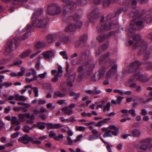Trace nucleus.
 Segmentation results:
<instances>
[{
    "label": "nucleus",
    "mask_w": 152,
    "mask_h": 152,
    "mask_svg": "<svg viewBox=\"0 0 152 152\" xmlns=\"http://www.w3.org/2000/svg\"><path fill=\"white\" fill-rule=\"evenodd\" d=\"M32 129V128L30 127L29 125H26L24 126L23 129V130L24 132L28 133L30 132L29 130H31Z\"/></svg>",
    "instance_id": "58836bf2"
},
{
    "label": "nucleus",
    "mask_w": 152,
    "mask_h": 152,
    "mask_svg": "<svg viewBox=\"0 0 152 152\" xmlns=\"http://www.w3.org/2000/svg\"><path fill=\"white\" fill-rule=\"evenodd\" d=\"M147 89L148 90L151 91L149 93L150 97L147 100L148 101L151 100H152V87H148Z\"/></svg>",
    "instance_id": "8fccbe9b"
},
{
    "label": "nucleus",
    "mask_w": 152,
    "mask_h": 152,
    "mask_svg": "<svg viewBox=\"0 0 152 152\" xmlns=\"http://www.w3.org/2000/svg\"><path fill=\"white\" fill-rule=\"evenodd\" d=\"M31 18L32 24H28L25 28L20 32V34L27 30L30 31H31L33 26L39 28H44L46 27L49 20L48 17H46L44 18L37 19L35 14H33Z\"/></svg>",
    "instance_id": "f03ea898"
},
{
    "label": "nucleus",
    "mask_w": 152,
    "mask_h": 152,
    "mask_svg": "<svg viewBox=\"0 0 152 152\" xmlns=\"http://www.w3.org/2000/svg\"><path fill=\"white\" fill-rule=\"evenodd\" d=\"M150 142V139L149 138L142 140L140 142L139 146L137 147L141 150L144 151L146 150L147 148H150L152 147Z\"/></svg>",
    "instance_id": "1a4fd4ad"
},
{
    "label": "nucleus",
    "mask_w": 152,
    "mask_h": 152,
    "mask_svg": "<svg viewBox=\"0 0 152 152\" xmlns=\"http://www.w3.org/2000/svg\"><path fill=\"white\" fill-rule=\"evenodd\" d=\"M131 77H133L135 79V80H139L140 81H142L143 80V76L141 74L140 72H138V73H136L135 75L132 76Z\"/></svg>",
    "instance_id": "a878e982"
},
{
    "label": "nucleus",
    "mask_w": 152,
    "mask_h": 152,
    "mask_svg": "<svg viewBox=\"0 0 152 152\" xmlns=\"http://www.w3.org/2000/svg\"><path fill=\"white\" fill-rule=\"evenodd\" d=\"M109 37V36L106 34L105 35H100L97 37L96 39L99 42H100L104 41L106 39Z\"/></svg>",
    "instance_id": "c85d7f7f"
},
{
    "label": "nucleus",
    "mask_w": 152,
    "mask_h": 152,
    "mask_svg": "<svg viewBox=\"0 0 152 152\" xmlns=\"http://www.w3.org/2000/svg\"><path fill=\"white\" fill-rule=\"evenodd\" d=\"M83 44L80 40L74 42L73 45L76 48H78L79 46Z\"/></svg>",
    "instance_id": "a19ab883"
},
{
    "label": "nucleus",
    "mask_w": 152,
    "mask_h": 152,
    "mask_svg": "<svg viewBox=\"0 0 152 152\" xmlns=\"http://www.w3.org/2000/svg\"><path fill=\"white\" fill-rule=\"evenodd\" d=\"M137 3V0H131L129 3L130 6H131L133 9H134L136 8Z\"/></svg>",
    "instance_id": "4c0bfd02"
},
{
    "label": "nucleus",
    "mask_w": 152,
    "mask_h": 152,
    "mask_svg": "<svg viewBox=\"0 0 152 152\" xmlns=\"http://www.w3.org/2000/svg\"><path fill=\"white\" fill-rule=\"evenodd\" d=\"M87 39L88 36L86 34H83L80 37L79 40L83 44H84Z\"/></svg>",
    "instance_id": "473e14b6"
},
{
    "label": "nucleus",
    "mask_w": 152,
    "mask_h": 152,
    "mask_svg": "<svg viewBox=\"0 0 152 152\" xmlns=\"http://www.w3.org/2000/svg\"><path fill=\"white\" fill-rule=\"evenodd\" d=\"M105 144L106 145V147L108 151L109 152H112V151L111 147H112L113 146L108 142H105Z\"/></svg>",
    "instance_id": "3c124183"
},
{
    "label": "nucleus",
    "mask_w": 152,
    "mask_h": 152,
    "mask_svg": "<svg viewBox=\"0 0 152 152\" xmlns=\"http://www.w3.org/2000/svg\"><path fill=\"white\" fill-rule=\"evenodd\" d=\"M47 74L46 72H45L43 73L39 74L38 75V77H40L42 79H44L45 76L47 75Z\"/></svg>",
    "instance_id": "680f3d73"
},
{
    "label": "nucleus",
    "mask_w": 152,
    "mask_h": 152,
    "mask_svg": "<svg viewBox=\"0 0 152 152\" xmlns=\"http://www.w3.org/2000/svg\"><path fill=\"white\" fill-rule=\"evenodd\" d=\"M109 129L111 130H114L115 131H111V132L112 134L114 136H116L118 134V133L119 132V129L116 127L115 126L113 125H110L109 127Z\"/></svg>",
    "instance_id": "393cba45"
},
{
    "label": "nucleus",
    "mask_w": 152,
    "mask_h": 152,
    "mask_svg": "<svg viewBox=\"0 0 152 152\" xmlns=\"http://www.w3.org/2000/svg\"><path fill=\"white\" fill-rule=\"evenodd\" d=\"M58 37V36L55 34H50L46 37V40L47 42L51 43L54 42Z\"/></svg>",
    "instance_id": "2eb2a0df"
},
{
    "label": "nucleus",
    "mask_w": 152,
    "mask_h": 152,
    "mask_svg": "<svg viewBox=\"0 0 152 152\" xmlns=\"http://www.w3.org/2000/svg\"><path fill=\"white\" fill-rule=\"evenodd\" d=\"M75 128L76 130L77 131L83 132L85 131L86 129V128L83 126H76Z\"/></svg>",
    "instance_id": "79ce46f5"
},
{
    "label": "nucleus",
    "mask_w": 152,
    "mask_h": 152,
    "mask_svg": "<svg viewBox=\"0 0 152 152\" xmlns=\"http://www.w3.org/2000/svg\"><path fill=\"white\" fill-rule=\"evenodd\" d=\"M83 136L82 134H80L77 136L76 138L74 140V142L75 143H76L77 142L80 141L81 138H83Z\"/></svg>",
    "instance_id": "09e8293b"
},
{
    "label": "nucleus",
    "mask_w": 152,
    "mask_h": 152,
    "mask_svg": "<svg viewBox=\"0 0 152 152\" xmlns=\"http://www.w3.org/2000/svg\"><path fill=\"white\" fill-rule=\"evenodd\" d=\"M135 81V79L132 77H131L128 81L129 86L132 88H135L137 87V85L135 83H134Z\"/></svg>",
    "instance_id": "6ab92c4d"
},
{
    "label": "nucleus",
    "mask_w": 152,
    "mask_h": 152,
    "mask_svg": "<svg viewBox=\"0 0 152 152\" xmlns=\"http://www.w3.org/2000/svg\"><path fill=\"white\" fill-rule=\"evenodd\" d=\"M30 35V32H28L25 33L22 36L21 39H20L18 37H16L15 38V44L16 45H18L20 40H24L26 39Z\"/></svg>",
    "instance_id": "f3484780"
},
{
    "label": "nucleus",
    "mask_w": 152,
    "mask_h": 152,
    "mask_svg": "<svg viewBox=\"0 0 152 152\" xmlns=\"http://www.w3.org/2000/svg\"><path fill=\"white\" fill-rule=\"evenodd\" d=\"M60 40L64 43L69 42L71 41V39L68 36L63 37L60 39Z\"/></svg>",
    "instance_id": "7c9ffc66"
},
{
    "label": "nucleus",
    "mask_w": 152,
    "mask_h": 152,
    "mask_svg": "<svg viewBox=\"0 0 152 152\" xmlns=\"http://www.w3.org/2000/svg\"><path fill=\"white\" fill-rule=\"evenodd\" d=\"M14 41H15V39H10L7 42L5 49L3 53L4 55L7 56L14 50V48L13 47Z\"/></svg>",
    "instance_id": "9d476101"
},
{
    "label": "nucleus",
    "mask_w": 152,
    "mask_h": 152,
    "mask_svg": "<svg viewBox=\"0 0 152 152\" xmlns=\"http://www.w3.org/2000/svg\"><path fill=\"white\" fill-rule=\"evenodd\" d=\"M54 129H58L63 127V125H62L60 124H53Z\"/></svg>",
    "instance_id": "338daca9"
},
{
    "label": "nucleus",
    "mask_w": 152,
    "mask_h": 152,
    "mask_svg": "<svg viewBox=\"0 0 152 152\" xmlns=\"http://www.w3.org/2000/svg\"><path fill=\"white\" fill-rule=\"evenodd\" d=\"M56 134L52 131H50L49 134V137L50 138H53L54 139V137H56Z\"/></svg>",
    "instance_id": "e2e57ef3"
},
{
    "label": "nucleus",
    "mask_w": 152,
    "mask_h": 152,
    "mask_svg": "<svg viewBox=\"0 0 152 152\" xmlns=\"http://www.w3.org/2000/svg\"><path fill=\"white\" fill-rule=\"evenodd\" d=\"M86 92L91 96L95 95L94 90H87L86 91Z\"/></svg>",
    "instance_id": "13d9d810"
},
{
    "label": "nucleus",
    "mask_w": 152,
    "mask_h": 152,
    "mask_svg": "<svg viewBox=\"0 0 152 152\" xmlns=\"http://www.w3.org/2000/svg\"><path fill=\"white\" fill-rule=\"evenodd\" d=\"M74 19L75 20L73 24L75 27L76 29H80L83 23L79 19H75L74 18Z\"/></svg>",
    "instance_id": "412c9836"
},
{
    "label": "nucleus",
    "mask_w": 152,
    "mask_h": 152,
    "mask_svg": "<svg viewBox=\"0 0 152 152\" xmlns=\"http://www.w3.org/2000/svg\"><path fill=\"white\" fill-rule=\"evenodd\" d=\"M109 56V53L107 52L105 54L103 55L100 58V61L101 62L103 61L107 58H108Z\"/></svg>",
    "instance_id": "49530a36"
},
{
    "label": "nucleus",
    "mask_w": 152,
    "mask_h": 152,
    "mask_svg": "<svg viewBox=\"0 0 152 152\" xmlns=\"http://www.w3.org/2000/svg\"><path fill=\"white\" fill-rule=\"evenodd\" d=\"M117 66L116 64L112 66L111 68L107 72L106 76L107 78L113 77L117 71Z\"/></svg>",
    "instance_id": "f8f14e48"
},
{
    "label": "nucleus",
    "mask_w": 152,
    "mask_h": 152,
    "mask_svg": "<svg viewBox=\"0 0 152 152\" xmlns=\"http://www.w3.org/2000/svg\"><path fill=\"white\" fill-rule=\"evenodd\" d=\"M45 45V43L44 42H37L35 45V48L37 49H39L43 48Z\"/></svg>",
    "instance_id": "2f4dec72"
},
{
    "label": "nucleus",
    "mask_w": 152,
    "mask_h": 152,
    "mask_svg": "<svg viewBox=\"0 0 152 152\" xmlns=\"http://www.w3.org/2000/svg\"><path fill=\"white\" fill-rule=\"evenodd\" d=\"M99 11L97 10H95L91 12L90 14L88 16V17L90 21L92 22L94 21L95 19L99 17Z\"/></svg>",
    "instance_id": "ddd939ff"
},
{
    "label": "nucleus",
    "mask_w": 152,
    "mask_h": 152,
    "mask_svg": "<svg viewBox=\"0 0 152 152\" xmlns=\"http://www.w3.org/2000/svg\"><path fill=\"white\" fill-rule=\"evenodd\" d=\"M45 123L39 122L38 123V128L41 130H43L45 128Z\"/></svg>",
    "instance_id": "37998d69"
},
{
    "label": "nucleus",
    "mask_w": 152,
    "mask_h": 152,
    "mask_svg": "<svg viewBox=\"0 0 152 152\" xmlns=\"http://www.w3.org/2000/svg\"><path fill=\"white\" fill-rule=\"evenodd\" d=\"M113 92L114 93H116L120 94L122 95L124 94V93L123 91L119 89H115L113 90Z\"/></svg>",
    "instance_id": "052dcab7"
},
{
    "label": "nucleus",
    "mask_w": 152,
    "mask_h": 152,
    "mask_svg": "<svg viewBox=\"0 0 152 152\" xmlns=\"http://www.w3.org/2000/svg\"><path fill=\"white\" fill-rule=\"evenodd\" d=\"M34 90V91L35 93V97H38L39 95L38 94V89L37 87H34L32 89Z\"/></svg>",
    "instance_id": "bf43d9fd"
},
{
    "label": "nucleus",
    "mask_w": 152,
    "mask_h": 152,
    "mask_svg": "<svg viewBox=\"0 0 152 152\" xmlns=\"http://www.w3.org/2000/svg\"><path fill=\"white\" fill-rule=\"evenodd\" d=\"M94 62L91 60H88L87 61L84 62L82 65L79 66L77 71L81 74L88 75L91 73L94 69Z\"/></svg>",
    "instance_id": "7ed1b4c3"
},
{
    "label": "nucleus",
    "mask_w": 152,
    "mask_h": 152,
    "mask_svg": "<svg viewBox=\"0 0 152 152\" xmlns=\"http://www.w3.org/2000/svg\"><path fill=\"white\" fill-rule=\"evenodd\" d=\"M80 55L81 57H82L84 55L85 59L86 60L88 59L90 57V53L89 51H87L86 52L84 53L82 52L80 54Z\"/></svg>",
    "instance_id": "f704fd0d"
},
{
    "label": "nucleus",
    "mask_w": 152,
    "mask_h": 152,
    "mask_svg": "<svg viewBox=\"0 0 152 152\" xmlns=\"http://www.w3.org/2000/svg\"><path fill=\"white\" fill-rule=\"evenodd\" d=\"M18 140L19 142L24 144H28L29 142L38 145L40 144L41 143L40 141L37 140V138L36 137H34V138L29 136L27 134H25L24 136L20 137Z\"/></svg>",
    "instance_id": "423d86ee"
},
{
    "label": "nucleus",
    "mask_w": 152,
    "mask_h": 152,
    "mask_svg": "<svg viewBox=\"0 0 152 152\" xmlns=\"http://www.w3.org/2000/svg\"><path fill=\"white\" fill-rule=\"evenodd\" d=\"M141 36L139 35H135L133 38V40H129V43L130 45H132L134 49L137 47L140 48V50L139 54H145L144 60H146L149 58L148 53L152 50V45H148L147 43L143 40H141Z\"/></svg>",
    "instance_id": "f257e3e1"
},
{
    "label": "nucleus",
    "mask_w": 152,
    "mask_h": 152,
    "mask_svg": "<svg viewBox=\"0 0 152 152\" xmlns=\"http://www.w3.org/2000/svg\"><path fill=\"white\" fill-rule=\"evenodd\" d=\"M84 75V74H82L79 73V74L78 75L77 78V80L78 81H80L82 80L83 78V76Z\"/></svg>",
    "instance_id": "69168bd1"
},
{
    "label": "nucleus",
    "mask_w": 152,
    "mask_h": 152,
    "mask_svg": "<svg viewBox=\"0 0 152 152\" xmlns=\"http://www.w3.org/2000/svg\"><path fill=\"white\" fill-rule=\"evenodd\" d=\"M19 119L20 121L23 122L25 121L24 114H20L18 115Z\"/></svg>",
    "instance_id": "de8ad7c7"
},
{
    "label": "nucleus",
    "mask_w": 152,
    "mask_h": 152,
    "mask_svg": "<svg viewBox=\"0 0 152 152\" xmlns=\"http://www.w3.org/2000/svg\"><path fill=\"white\" fill-rule=\"evenodd\" d=\"M97 75H95L94 74H93L90 77V79L91 80L95 81H96L98 80L99 79H97Z\"/></svg>",
    "instance_id": "4d7b16f0"
},
{
    "label": "nucleus",
    "mask_w": 152,
    "mask_h": 152,
    "mask_svg": "<svg viewBox=\"0 0 152 152\" xmlns=\"http://www.w3.org/2000/svg\"><path fill=\"white\" fill-rule=\"evenodd\" d=\"M109 46V45L108 43L106 44H104L101 47H100L98 48V51H97L96 52V55H99L100 52H102L104 50H106L108 48Z\"/></svg>",
    "instance_id": "aec40b11"
},
{
    "label": "nucleus",
    "mask_w": 152,
    "mask_h": 152,
    "mask_svg": "<svg viewBox=\"0 0 152 152\" xmlns=\"http://www.w3.org/2000/svg\"><path fill=\"white\" fill-rule=\"evenodd\" d=\"M128 112L133 117H135L136 115L135 111L134 109H132L129 110L128 111Z\"/></svg>",
    "instance_id": "5fc2aeb1"
},
{
    "label": "nucleus",
    "mask_w": 152,
    "mask_h": 152,
    "mask_svg": "<svg viewBox=\"0 0 152 152\" xmlns=\"http://www.w3.org/2000/svg\"><path fill=\"white\" fill-rule=\"evenodd\" d=\"M64 136L62 134H60L58 136H56L54 137V139L57 141L60 140V139H62L64 138Z\"/></svg>",
    "instance_id": "0e129e2a"
},
{
    "label": "nucleus",
    "mask_w": 152,
    "mask_h": 152,
    "mask_svg": "<svg viewBox=\"0 0 152 152\" xmlns=\"http://www.w3.org/2000/svg\"><path fill=\"white\" fill-rule=\"evenodd\" d=\"M63 1L66 3L64 8L63 15L69 14L73 11L77 6L76 4L72 2V0H63Z\"/></svg>",
    "instance_id": "39448f33"
},
{
    "label": "nucleus",
    "mask_w": 152,
    "mask_h": 152,
    "mask_svg": "<svg viewBox=\"0 0 152 152\" xmlns=\"http://www.w3.org/2000/svg\"><path fill=\"white\" fill-rule=\"evenodd\" d=\"M11 124H15L18 125L20 124V121L18 120L16 116H12L11 119Z\"/></svg>",
    "instance_id": "c756f323"
},
{
    "label": "nucleus",
    "mask_w": 152,
    "mask_h": 152,
    "mask_svg": "<svg viewBox=\"0 0 152 152\" xmlns=\"http://www.w3.org/2000/svg\"><path fill=\"white\" fill-rule=\"evenodd\" d=\"M31 52V50H28L22 53L20 55V57L21 58H25L29 55Z\"/></svg>",
    "instance_id": "c9c22d12"
},
{
    "label": "nucleus",
    "mask_w": 152,
    "mask_h": 152,
    "mask_svg": "<svg viewBox=\"0 0 152 152\" xmlns=\"http://www.w3.org/2000/svg\"><path fill=\"white\" fill-rule=\"evenodd\" d=\"M81 115L82 117H84L87 116L88 117H91L92 115L91 113H86V112H83L81 113Z\"/></svg>",
    "instance_id": "864d4df0"
},
{
    "label": "nucleus",
    "mask_w": 152,
    "mask_h": 152,
    "mask_svg": "<svg viewBox=\"0 0 152 152\" xmlns=\"http://www.w3.org/2000/svg\"><path fill=\"white\" fill-rule=\"evenodd\" d=\"M60 54L61 55L63 56V58L66 59H67L68 58V56L65 51H63L60 52Z\"/></svg>",
    "instance_id": "603ef678"
},
{
    "label": "nucleus",
    "mask_w": 152,
    "mask_h": 152,
    "mask_svg": "<svg viewBox=\"0 0 152 152\" xmlns=\"http://www.w3.org/2000/svg\"><path fill=\"white\" fill-rule=\"evenodd\" d=\"M65 93H62L60 91H57L54 92V95L53 96L54 98H56L58 97H62L65 96Z\"/></svg>",
    "instance_id": "cd10ccee"
},
{
    "label": "nucleus",
    "mask_w": 152,
    "mask_h": 152,
    "mask_svg": "<svg viewBox=\"0 0 152 152\" xmlns=\"http://www.w3.org/2000/svg\"><path fill=\"white\" fill-rule=\"evenodd\" d=\"M110 120V118H105L102 120L98 121L95 125L96 126H100L104 125L105 124L109 121Z\"/></svg>",
    "instance_id": "4be33fe9"
},
{
    "label": "nucleus",
    "mask_w": 152,
    "mask_h": 152,
    "mask_svg": "<svg viewBox=\"0 0 152 152\" xmlns=\"http://www.w3.org/2000/svg\"><path fill=\"white\" fill-rule=\"evenodd\" d=\"M76 29L73 23H71L66 27L65 30L66 31H74Z\"/></svg>",
    "instance_id": "b1692460"
},
{
    "label": "nucleus",
    "mask_w": 152,
    "mask_h": 152,
    "mask_svg": "<svg viewBox=\"0 0 152 152\" xmlns=\"http://www.w3.org/2000/svg\"><path fill=\"white\" fill-rule=\"evenodd\" d=\"M143 22L142 20H139L135 23L134 20H132L130 23L129 31L131 33L134 32L136 31L141 30L143 27Z\"/></svg>",
    "instance_id": "0eeeda50"
},
{
    "label": "nucleus",
    "mask_w": 152,
    "mask_h": 152,
    "mask_svg": "<svg viewBox=\"0 0 152 152\" xmlns=\"http://www.w3.org/2000/svg\"><path fill=\"white\" fill-rule=\"evenodd\" d=\"M132 133L133 136L135 137L139 136L140 134V130L138 129H135L132 130Z\"/></svg>",
    "instance_id": "72a5a7b5"
},
{
    "label": "nucleus",
    "mask_w": 152,
    "mask_h": 152,
    "mask_svg": "<svg viewBox=\"0 0 152 152\" xmlns=\"http://www.w3.org/2000/svg\"><path fill=\"white\" fill-rule=\"evenodd\" d=\"M151 10H150L149 11L146 12V15H145V19L147 23L152 22V17L151 15V13L152 12H151Z\"/></svg>",
    "instance_id": "a211bd4d"
},
{
    "label": "nucleus",
    "mask_w": 152,
    "mask_h": 152,
    "mask_svg": "<svg viewBox=\"0 0 152 152\" xmlns=\"http://www.w3.org/2000/svg\"><path fill=\"white\" fill-rule=\"evenodd\" d=\"M55 53V51L54 50H50L44 52L42 54L44 58L48 61L51 56H54Z\"/></svg>",
    "instance_id": "4468645a"
},
{
    "label": "nucleus",
    "mask_w": 152,
    "mask_h": 152,
    "mask_svg": "<svg viewBox=\"0 0 152 152\" xmlns=\"http://www.w3.org/2000/svg\"><path fill=\"white\" fill-rule=\"evenodd\" d=\"M61 110L63 111L65 114L68 115H72L73 113L72 110L70 108H69L67 107H65L61 109Z\"/></svg>",
    "instance_id": "5701e85b"
},
{
    "label": "nucleus",
    "mask_w": 152,
    "mask_h": 152,
    "mask_svg": "<svg viewBox=\"0 0 152 152\" xmlns=\"http://www.w3.org/2000/svg\"><path fill=\"white\" fill-rule=\"evenodd\" d=\"M76 75L75 73H73L72 74L69 76L67 79V80H69L71 82H74L75 79Z\"/></svg>",
    "instance_id": "e433bc0d"
},
{
    "label": "nucleus",
    "mask_w": 152,
    "mask_h": 152,
    "mask_svg": "<svg viewBox=\"0 0 152 152\" xmlns=\"http://www.w3.org/2000/svg\"><path fill=\"white\" fill-rule=\"evenodd\" d=\"M58 73L57 75L58 77H61L62 75V73L63 72V70L62 67L61 66H59L58 68Z\"/></svg>",
    "instance_id": "a18cd8bd"
},
{
    "label": "nucleus",
    "mask_w": 152,
    "mask_h": 152,
    "mask_svg": "<svg viewBox=\"0 0 152 152\" xmlns=\"http://www.w3.org/2000/svg\"><path fill=\"white\" fill-rule=\"evenodd\" d=\"M147 69L148 70H150L152 69V63L149 62L148 64V66L147 67Z\"/></svg>",
    "instance_id": "774afa93"
},
{
    "label": "nucleus",
    "mask_w": 152,
    "mask_h": 152,
    "mask_svg": "<svg viewBox=\"0 0 152 152\" xmlns=\"http://www.w3.org/2000/svg\"><path fill=\"white\" fill-rule=\"evenodd\" d=\"M104 17H102L101 19L100 23L97 26L96 31L99 33L107 31L115 27L116 25L114 22L110 23L106 22L104 21Z\"/></svg>",
    "instance_id": "20e7f679"
},
{
    "label": "nucleus",
    "mask_w": 152,
    "mask_h": 152,
    "mask_svg": "<svg viewBox=\"0 0 152 152\" xmlns=\"http://www.w3.org/2000/svg\"><path fill=\"white\" fill-rule=\"evenodd\" d=\"M9 60L8 59L3 58L0 61V65L5 64L8 62Z\"/></svg>",
    "instance_id": "6e6d98bb"
},
{
    "label": "nucleus",
    "mask_w": 152,
    "mask_h": 152,
    "mask_svg": "<svg viewBox=\"0 0 152 152\" xmlns=\"http://www.w3.org/2000/svg\"><path fill=\"white\" fill-rule=\"evenodd\" d=\"M47 12L49 15H58L61 12L60 7L55 4H50L48 5Z\"/></svg>",
    "instance_id": "6e6552de"
},
{
    "label": "nucleus",
    "mask_w": 152,
    "mask_h": 152,
    "mask_svg": "<svg viewBox=\"0 0 152 152\" xmlns=\"http://www.w3.org/2000/svg\"><path fill=\"white\" fill-rule=\"evenodd\" d=\"M27 99V98L24 96H20L18 94H16L15 100L24 102Z\"/></svg>",
    "instance_id": "bb28decb"
},
{
    "label": "nucleus",
    "mask_w": 152,
    "mask_h": 152,
    "mask_svg": "<svg viewBox=\"0 0 152 152\" xmlns=\"http://www.w3.org/2000/svg\"><path fill=\"white\" fill-rule=\"evenodd\" d=\"M140 65V63L137 61H136L132 62L129 65L128 70V72L131 73L134 71L135 72L138 71L139 69V66Z\"/></svg>",
    "instance_id": "9b49d317"
},
{
    "label": "nucleus",
    "mask_w": 152,
    "mask_h": 152,
    "mask_svg": "<svg viewBox=\"0 0 152 152\" xmlns=\"http://www.w3.org/2000/svg\"><path fill=\"white\" fill-rule=\"evenodd\" d=\"M111 103L110 102H108L106 105L104 106L103 107V111L104 112L106 111H109L110 110Z\"/></svg>",
    "instance_id": "ea45409f"
},
{
    "label": "nucleus",
    "mask_w": 152,
    "mask_h": 152,
    "mask_svg": "<svg viewBox=\"0 0 152 152\" xmlns=\"http://www.w3.org/2000/svg\"><path fill=\"white\" fill-rule=\"evenodd\" d=\"M106 71V68L104 66H102L96 72L97 79H100L104 77Z\"/></svg>",
    "instance_id": "dca6fc26"
},
{
    "label": "nucleus",
    "mask_w": 152,
    "mask_h": 152,
    "mask_svg": "<svg viewBox=\"0 0 152 152\" xmlns=\"http://www.w3.org/2000/svg\"><path fill=\"white\" fill-rule=\"evenodd\" d=\"M103 6L104 7H107L109 6L111 1L109 0H103Z\"/></svg>",
    "instance_id": "c03bdc74"
}]
</instances>
